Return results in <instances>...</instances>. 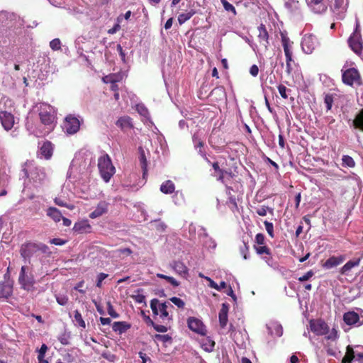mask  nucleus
I'll return each mask as SVG.
<instances>
[{
	"instance_id": "obj_35",
	"label": "nucleus",
	"mask_w": 363,
	"mask_h": 363,
	"mask_svg": "<svg viewBox=\"0 0 363 363\" xmlns=\"http://www.w3.org/2000/svg\"><path fill=\"white\" fill-rule=\"evenodd\" d=\"M196 13L195 11L191 9L186 13H180L178 16V22L180 25H182L186 21L189 20L194 14Z\"/></svg>"
},
{
	"instance_id": "obj_32",
	"label": "nucleus",
	"mask_w": 363,
	"mask_h": 363,
	"mask_svg": "<svg viewBox=\"0 0 363 363\" xmlns=\"http://www.w3.org/2000/svg\"><path fill=\"white\" fill-rule=\"evenodd\" d=\"M175 190V186L171 180H167L160 186V191L165 194H172Z\"/></svg>"
},
{
	"instance_id": "obj_4",
	"label": "nucleus",
	"mask_w": 363,
	"mask_h": 363,
	"mask_svg": "<svg viewBox=\"0 0 363 363\" xmlns=\"http://www.w3.org/2000/svg\"><path fill=\"white\" fill-rule=\"evenodd\" d=\"M91 36L89 32L82 34L79 36L76 40V45L77 47V52L79 53V61L89 64V42Z\"/></svg>"
},
{
	"instance_id": "obj_46",
	"label": "nucleus",
	"mask_w": 363,
	"mask_h": 363,
	"mask_svg": "<svg viewBox=\"0 0 363 363\" xmlns=\"http://www.w3.org/2000/svg\"><path fill=\"white\" fill-rule=\"evenodd\" d=\"M277 88H278V91H279V93L281 95V96L283 99H286L288 98L287 91H291V90L288 89L283 84H279Z\"/></svg>"
},
{
	"instance_id": "obj_5",
	"label": "nucleus",
	"mask_w": 363,
	"mask_h": 363,
	"mask_svg": "<svg viewBox=\"0 0 363 363\" xmlns=\"http://www.w3.org/2000/svg\"><path fill=\"white\" fill-rule=\"evenodd\" d=\"M347 43L350 49L356 55L359 57L363 56V40L358 23H357L354 32L349 37Z\"/></svg>"
},
{
	"instance_id": "obj_7",
	"label": "nucleus",
	"mask_w": 363,
	"mask_h": 363,
	"mask_svg": "<svg viewBox=\"0 0 363 363\" xmlns=\"http://www.w3.org/2000/svg\"><path fill=\"white\" fill-rule=\"evenodd\" d=\"M80 123L79 120L72 115L67 116L62 125L65 133L69 135L76 133L79 129Z\"/></svg>"
},
{
	"instance_id": "obj_62",
	"label": "nucleus",
	"mask_w": 363,
	"mask_h": 363,
	"mask_svg": "<svg viewBox=\"0 0 363 363\" xmlns=\"http://www.w3.org/2000/svg\"><path fill=\"white\" fill-rule=\"evenodd\" d=\"M50 242L55 245H63L67 241L60 238H53L50 240Z\"/></svg>"
},
{
	"instance_id": "obj_6",
	"label": "nucleus",
	"mask_w": 363,
	"mask_h": 363,
	"mask_svg": "<svg viewBox=\"0 0 363 363\" xmlns=\"http://www.w3.org/2000/svg\"><path fill=\"white\" fill-rule=\"evenodd\" d=\"M342 81L345 84L350 86H352L354 84L357 86L363 84L359 72L354 67L342 71Z\"/></svg>"
},
{
	"instance_id": "obj_8",
	"label": "nucleus",
	"mask_w": 363,
	"mask_h": 363,
	"mask_svg": "<svg viewBox=\"0 0 363 363\" xmlns=\"http://www.w3.org/2000/svg\"><path fill=\"white\" fill-rule=\"evenodd\" d=\"M187 324L189 328L193 332L201 335H206V328L203 322L195 317H190L187 319Z\"/></svg>"
},
{
	"instance_id": "obj_51",
	"label": "nucleus",
	"mask_w": 363,
	"mask_h": 363,
	"mask_svg": "<svg viewBox=\"0 0 363 363\" xmlns=\"http://www.w3.org/2000/svg\"><path fill=\"white\" fill-rule=\"evenodd\" d=\"M36 246H37L38 252L40 251L44 254H50V249L46 245L39 242V243H36Z\"/></svg>"
},
{
	"instance_id": "obj_55",
	"label": "nucleus",
	"mask_w": 363,
	"mask_h": 363,
	"mask_svg": "<svg viewBox=\"0 0 363 363\" xmlns=\"http://www.w3.org/2000/svg\"><path fill=\"white\" fill-rule=\"evenodd\" d=\"M255 242L259 245H265V237L262 233H258L255 236Z\"/></svg>"
},
{
	"instance_id": "obj_36",
	"label": "nucleus",
	"mask_w": 363,
	"mask_h": 363,
	"mask_svg": "<svg viewBox=\"0 0 363 363\" xmlns=\"http://www.w3.org/2000/svg\"><path fill=\"white\" fill-rule=\"evenodd\" d=\"M354 159L349 155H343L342 157V165L345 167L353 168L355 167Z\"/></svg>"
},
{
	"instance_id": "obj_54",
	"label": "nucleus",
	"mask_w": 363,
	"mask_h": 363,
	"mask_svg": "<svg viewBox=\"0 0 363 363\" xmlns=\"http://www.w3.org/2000/svg\"><path fill=\"white\" fill-rule=\"evenodd\" d=\"M314 275V273L312 270H310L307 272L304 275L298 277V280L301 282L308 281Z\"/></svg>"
},
{
	"instance_id": "obj_1",
	"label": "nucleus",
	"mask_w": 363,
	"mask_h": 363,
	"mask_svg": "<svg viewBox=\"0 0 363 363\" xmlns=\"http://www.w3.org/2000/svg\"><path fill=\"white\" fill-rule=\"evenodd\" d=\"M35 107L38 112L39 122L33 130V133L37 137H41L49 134L55 128L56 111L54 107L46 103H40Z\"/></svg>"
},
{
	"instance_id": "obj_31",
	"label": "nucleus",
	"mask_w": 363,
	"mask_h": 363,
	"mask_svg": "<svg viewBox=\"0 0 363 363\" xmlns=\"http://www.w3.org/2000/svg\"><path fill=\"white\" fill-rule=\"evenodd\" d=\"M86 155L85 152H83L82 151L79 152L77 154H76L73 162L76 164H79L80 166H83L85 167L86 164L88 167L91 165V159L88 160V163L86 162V159L84 160V155Z\"/></svg>"
},
{
	"instance_id": "obj_43",
	"label": "nucleus",
	"mask_w": 363,
	"mask_h": 363,
	"mask_svg": "<svg viewBox=\"0 0 363 363\" xmlns=\"http://www.w3.org/2000/svg\"><path fill=\"white\" fill-rule=\"evenodd\" d=\"M220 1L225 11H230L233 13L234 15H236L235 8L231 4H230L227 0H220Z\"/></svg>"
},
{
	"instance_id": "obj_60",
	"label": "nucleus",
	"mask_w": 363,
	"mask_h": 363,
	"mask_svg": "<svg viewBox=\"0 0 363 363\" xmlns=\"http://www.w3.org/2000/svg\"><path fill=\"white\" fill-rule=\"evenodd\" d=\"M281 43H282L283 47H284L286 45H291L293 43V42L290 41V39L287 37L286 35L281 33Z\"/></svg>"
},
{
	"instance_id": "obj_30",
	"label": "nucleus",
	"mask_w": 363,
	"mask_h": 363,
	"mask_svg": "<svg viewBox=\"0 0 363 363\" xmlns=\"http://www.w3.org/2000/svg\"><path fill=\"white\" fill-rule=\"evenodd\" d=\"M47 216L56 223L60 221L62 218L61 212L55 207H50L47 209Z\"/></svg>"
},
{
	"instance_id": "obj_37",
	"label": "nucleus",
	"mask_w": 363,
	"mask_h": 363,
	"mask_svg": "<svg viewBox=\"0 0 363 363\" xmlns=\"http://www.w3.org/2000/svg\"><path fill=\"white\" fill-rule=\"evenodd\" d=\"M206 279L209 281V286L218 291H221L223 289L226 288L227 284L225 281H221L219 284H216L213 279L209 277H206Z\"/></svg>"
},
{
	"instance_id": "obj_14",
	"label": "nucleus",
	"mask_w": 363,
	"mask_h": 363,
	"mask_svg": "<svg viewBox=\"0 0 363 363\" xmlns=\"http://www.w3.org/2000/svg\"><path fill=\"white\" fill-rule=\"evenodd\" d=\"M0 121L5 130H11L14 124V118L12 114L6 111L0 112Z\"/></svg>"
},
{
	"instance_id": "obj_39",
	"label": "nucleus",
	"mask_w": 363,
	"mask_h": 363,
	"mask_svg": "<svg viewBox=\"0 0 363 363\" xmlns=\"http://www.w3.org/2000/svg\"><path fill=\"white\" fill-rule=\"evenodd\" d=\"M254 249L259 255H269L270 249L266 245H262L259 246L254 245Z\"/></svg>"
},
{
	"instance_id": "obj_9",
	"label": "nucleus",
	"mask_w": 363,
	"mask_h": 363,
	"mask_svg": "<svg viewBox=\"0 0 363 363\" xmlns=\"http://www.w3.org/2000/svg\"><path fill=\"white\" fill-rule=\"evenodd\" d=\"M311 330L317 335H323L328 333L329 327L323 320H311L310 321Z\"/></svg>"
},
{
	"instance_id": "obj_25",
	"label": "nucleus",
	"mask_w": 363,
	"mask_h": 363,
	"mask_svg": "<svg viewBox=\"0 0 363 363\" xmlns=\"http://www.w3.org/2000/svg\"><path fill=\"white\" fill-rule=\"evenodd\" d=\"M131 327L130 324L125 321L114 322L112 325V329L114 332L122 334L126 330L130 329Z\"/></svg>"
},
{
	"instance_id": "obj_33",
	"label": "nucleus",
	"mask_w": 363,
	"mask_h": 363,
	"mask_svg": "<svg viewBox=\"0 0 363 363\" xmlns=\"http://www.w3.org/2000/svg\"><path fill=\"white\" fill-rule=\"evenodd\" d=\"M89 228V225L87 220H82L77 222L74 224L73 230L74 232L78 233H83L86 232V229Z\"/></svg>"
},
{
	"instance_id": "obj_3",
	"label": "nucleus",
	"mask_w": 363,
	"mask_h": 363,
	"mask_svg": "<svg viewBox=\"0 0 363 363\" xmlns=\"http://www.w3.org/2000/svg\"><path fill=\"white\" fill-rule=\"evenodd\" d=\"M98 169L102 179L108 183L116 173L115 167L107 154H104L98 159Z\"/></svg>"
},
{
	"instance_id": "obj_40",
	"label": "nucleus",
	"mask_w": 363,
	"mask_h": 363,
	"mask_svg": "<svg viewBox=\"0 0 363 363\" xmlns=\"http://www.w3.org/2000/svg\"><path fill=\"white\" fill-rule=\"evenodd\" d=\"M157 277L158 278H161V279L167 280L169 283H170L172 286H174L175 287H177L179 285V282L177 281L172 277H169V276L164 275L163 274H160V273L157 274Z\"/></svg>"
},
{
	"instance_id": "obj_21",
	"label": "nucleus",
	"mask_w": 363,
	"mask_h": 363,
	"mask_svg": "<svg viewBox=\"0 0 363 363\" xmlns=\"http://www.w3.org/2000/svg\"><path fill=\"white\" fill-rule=\"evenodd\" d=\"M343 320L347 325H351L356 323H359V325H362L359 322V316L354 311L347 312L343 315Z\"/></svg>"
},
{
	"instance_id": "obj_50",
	"label": "nucleus",
	"mask_w": 363,
	"mask_h": 363,
	"mask_svg": "<svg viewBox=\"0 0 363 363\" xmlns=\"http://www.w3.org/2000/svg\"><path fill=\"white\" fill-rule=\"evenodd\" d=\"M108 277V274L100 273L96 277V286L101 288L102 286V281Z\"/></svg>"
},
{
	"instance_id": "obj_10",
	"label": "nucleus",
	"mask_w": 363,
	"mask_h": 363,
	"mask_svg": "<svg viewBox=\"0 0 363 363\" xmlns=\"http://www.w3.org/2000/svg\"><path fill=\"white\" fill-rule=\"evenodd\" d=\"M37 252L38 250L35 242H26L21 245L20 249L21 255L26 261H30V258Z\"/></svg>"
},
{
	"instance_id": "obj_28",
	"label": "nucleus",
	"mask_w": 363,
	"mask_h": 363,
	"mask_svg": "<svg viewBox=\"0 0 363 363\" xmlns=\"http://www.w3.org/2000/svg\"><path fill=\"white\" fill-rule=\"evenodd\" d=\"M193 142L195 147H199V154L206 160L208 163H211V161L206 157V154L203 150L204 143L200 140L196 135L193 136Z\"/></svg>"
},
{
	"instance_id": "obj_42",
	"label": "nucleus",
	"mask_w": 363,
	"mask_h": 363,
	"mask_svg": "<svg viewBox=\"0 0 363 363\" xmlns=\"http://www.w3.org/2000/svg\"><path fill=\"white\" fill-rule=\"evenodd\" d=\"M269 211L272 214L273 213V209L265 206H261L256 208V213L260 216H264L267 215V212Z\"/></svg>"
},
{
	"instance_id": "obj_56",
	"label": "nucleus",
	"mask_w": 363,
	"mask_h": 363,
	"mask_svg": "<svg viewBox=\"0 0 363 363\" xmlns=\"http://www.w3.org/2000/svg\"><path fill=\"white\" fill-rule=\"evenodd\" d=\"M57 302L61 306H65L68 302V298L66 296H56Z\"/></svg>"
},
{
	"instance_id": "obj_19",
	"label": "nucleus",
	"mask_w": 363,
	"mask_h": 363,
	"mask_svg": "<svg viewBox=\"0 0 363 363\" xmlns=\"http://www.w3.org/2000/svg\"><path fill=\"white\" fill-rule=\"evenodd\" d=\"M229 310V306L227 303H223L222 307L219 311V324L220 328H224L227 325L228 323V313Z\"/></svg>"
},
{
	"instance_id": "obj_41",
	"label": "nucleus",
	"mask_w": 363,
	"mask_h": 363,
	"mask_svg": "<svg viewBox=\"0 0 363 363\" xmlns=\"http://www.w3.org/2000/svg\"><path fill=\"white\" fill-rule=\"evenodd\" d=\"M240 252L243 259H247L249 257V245L248 243L243 241V245L240 247Z\"/></svg>"
},
{
	"instance_id": "obj_52",
	"label": "nucleus",
	"mask_w": 363,
	"mask_h": 363,
	"mask_svg": "<svg viewBox=\"0 0 363 363\" xmlns=\"http://www.w3.org/2000/svg\"><path fill=\"white\" fill-rule=\"evenodd\" d=\"M261 256L262 259H264L269 266L273 265V257L271 251L269 252V255H263Z\"/></svg>"
},
{
	"instance_id": "obj_12",
	"label": "nucleus",
	"mask_w": 363,
	"mask_h": 363,
	"mask_svg": "<svg viewBox=\"0 0 363 363\" xmlns=\"http://www.w3.org/2000/svg\"><path fill=\"white\" fill-rule=\"evenodd\" d=\"M356 358L360 363H363V352L354 353L353 348L348 345L346 349V353L342 358V363H352V360Z\"/></svg>"
},
{
	"instance_id": "obj_29",
	"label": "nucleus",
	"mask_w": 363,
	"mask_h": 363,
	"mask_svg": "<svg viewBox=\"0 0 363 363\" xmlns=\"http://www.w3.org/2000/svg\"><path fill=\"white\" fill-rule=\"evenodd\" d=\"M123 77V74L120 72L113 73L104 77L102 80L106 84H114L115 82H119L122 81Z\"/></svg>"
},
{
	"instance_id": "obj_53",
	"label": "nucleus",
	"mask_w": 363,
	"mask_h": 363,
	"mask_svg": "<svg viewBox=\"0 0 363 363\" xmlns=\"http://www.w3.org/2000/svg\"><path fill=\"white\" fill-rule=\"evenodd\" d=\"M140 161L141 164V167L143 170V175H145L147 172V160L143 152L140 155Z\"/></svg>"
},
{
	"instance_id": "obj_45",
	"label": "nucleus",
	"mask_w": 363,
	"mask_h": 363,
	"mask_svg": "<svg viewBox=\"0 0 363 363\" xmlns=\"http://www.w3.org/2000/svg\"><path fill=\"white\" fill-rule=\"evenodd\" d=\"M264 226H265V228H266V230L267 232V233L269 234V235L273 238L274 237V225H273V223H271V222H269L267 220H265L264 222Z\"/></svg>"
},
{
	"instance_id": "obj_47",
	"label": "nucleus",
	"mask_w": 363,
	"mask_h": 363,
	"mask_svg": "<svg viewBox=\"0 0 363 363\" xmlns=\"http://www.w3.org/2000/svg\"><path fill=\"white\" fill-rule=\"evenodd\" d=\"M50 47L53 50H59L61 49V42L59 38H55L50 43Z\"/></svg>"
},
{
	"instance_id": "obj_20",
	"label": "nucleus",
	"mask_w": 363,
	"mask_h": 363,
	"mask_svg": "<svg viewBox=\"0 0 363 363\" xmlns=\"http://www.w3.org/2000/svg\"><path fill=\"white\" fill-rule=\"evenodd\" d=\"M323 0H306L308 5L316 13H321L326 11L327 6L323 4Z\"/></svg>"
},
{
	"instance_id": "obj_58",
	"label": "nucleus",
	"mask_w": 363,
	"mask_h": 363,
	"mask_svg": "<svg viewBox=\"0 0 363 363\" xmlns=\"http://www.w3.org/2000/svg\"><path fill=\"white\" fill-rule=\"evenodd\" d=\"M155 338L159 341H161V342H168L171 340V337L168 335H160V334H156L155 335Z\"/></svg>"
},
{
	"instance_id": "obj_27",
	"label": "nucleus",
	"mask_w": 363,
	"mask_h": 363,
	"mask_svg": "<svg viewBox=\"0 0 363 363\" xmlns=\"http://www.w3.org/2000/svg\"><path fill=\"white\" fill-rule=\"evenodd\" d=\"M359 258L355 260H350L341 267L340 273L342 275H346L352 268L359 266Z\"/></svg>"
},
{
	"instance_id": "obj_22",
	"label": "nucleus",
	"mask_w": 363,
	"mask_h": 363,
	"mask_svg": "<svg viewBox=\"0 0 363 363\" xmlns=\"http://www.w3.org/2000/svg\"><path fill=\"white\" fill-rule=\"evenodd\" d=\"M352 126L363 133V108L356 114L352 122Z\"/></svg>"
},
{
	"instance_id": "obj_63",
	"label": "nucleus",
	"mask_w": 363,
	"mask_h": 363,
	"mask_svg": "<svg viewBox=\"0 0 363 363\" xmlns=\"http://www.w3.org/2000/svg\"><path fill=\"white\" fill-rule=\"evenodd\" d=\"M135 302L143 303L145 301V296L143 294H137L133 296Z\"/></svg>"
},
{
	"instance_id": "obj_44",
	"label": "nucleus",
	"mask_w": 363,
	"mask_h": 363,
	"mask_svg": "<svg viewBox=\"0 0 363 363\" xmlns=\"http://www.w3.org/2000/svg\"><path fill=\"white\" fill-rule=\"evenodd\" d=\"M286 72L288 74H290L292 71V67L291 62H293L292 54L286 55Z\"/></svg>"
},
{
	"instance_id": "obj_13",
	"label": "nucleus",
	"mask_w": 363,
	"mask_h": 363,
	"mask_svg": "<svg viewBox=\"0 0 363 363\" xmlns=\"http://www.w3.org/2000/svg\"><path fill=\"white\" fill-rule=\"evenodd\" d=\"M316 45L315 38L312 35H305L301 42V46L303 50L310 54L315 49Z\"/></svg>"
},
{
	"instance_id": "obj_2",
	"label": "nucleus",
	"mask_w": 363,
	"mask_h": 363,
	"mask_svg": "<svg viewBox=\"0 0 363 363\" xmlns=\"http://www.w3.org/2000/svg\"><path fill=\"white\" fill-rule=\"evenodd\" d=\"M150 308L153 314L159 315L163 323L167 325L172 320V316L169 315V309L172 310L174 307L169 303H160L157 298H154L150 301Z\"/></svg>"
},
{
	"instance_id": "obj_38",
	"label": "nucleus",
	"mask_w": 363,
	"mask_h": 363,
	"mask_svg": "<svg viewBox=\"0 0 363 363\" xmlns=\"http://www.w3.org/2000/svg\"><path fill=\"white\" fill-rule=\"evenodd\" d=\"M74 324L82 328H85V322L82 318L81 313L78 311H74Z\"/></svg>"
},
{
	"instance_id": "obj_24",
	"label": "nucleus",
	"mask_w": 363,
	"mask_h": 363,
	"mask_svg": "<svg viewBox=\"0 0 363 363\" xmlns=\"http://www.w3.org/2000/svg\"><path fill=\"white\" fill-rule=\"evenodd\" d=\"M116 125L121 129L133 128L132 118L130 116H122L118 119L116 123Z\"/></svg>"
},
{
	"instance_id": "obj_61",
	"label": "nucleus",
	"mask_w": 363,
	"mask_h": 363,
	"mask_svg": "<svg viewBox=\"0 0 363 363\" xmlns=\"http://www.w3.org/2000/svg\"><path fill=\"white\" fill-rule=\"evenodd\" d=\"M48 347L45 344H43L41 345V347L40 348V350H38V357H40V359L42 357H45V353L48 350Z\"/></svg>"
},
{
	"instance_id": "obj_48",
	"label": "nucleus",
	"mask_w": 363,
	"mask_h": 363,
	"mask_svg": "<svg viewBox=\"0 0 363 363\" xmlns=\"http://www.w3.org/2000/svg\"><path fill=\"white\" fill-rule=\"evenodd\" d=\"M169 300L179 308H183L185 306V303L184 302V301L178 297H172L169 298Z\"/></svg>"
},
{
	"instance_id": "obj_16",
	"label": "nucleus",
	"mask_w": 363,
	"mask_h": 363,
	"mask_svg": "<svg viewBox=\"0 0 363 363\" xmlns=\"http://www.w3.org/2000/svg\"><path fill=\"white\" fill-rule=\"evenodd\" d=\"M52 144L49 141H46L43 143V144L40 147L38 155H40V157H43L46 160H48L52 157Z\"/></svg>"
},
{
	"instance_id": "obj_18",
	"label": "nucleus",
	"mask_w": 363,
	"mask_h": 363,
	"mask_svg": "<svg viewBox=\"0 0 363 363\" xmlns=\"http://www.w3.org/2000/svg\"><path fill=\"white\" fill-rule=\"evenodd\" d=\"M345 259V257L344 255H340L338 257L332 256L325 262L323 267L325 269H331L342 264Z\"/></svg>"
},
{
	"instance_id": "obj_64",
	"label": "nucleus",
	"mask_w": 363,
	"mask_h": 363,
	"mask_svg": "<svg viewBox=\"0 0 363 363\" xmlns=\"http://www.w3.org/2000/svg\"><path fill=\"white\" fill-rule=\"evenodd\" d=\"M250 73L253 77H257L259 73V68L256 65L251 66L250 69Z\"/></svg>"
},
{
	"instance_id": "obj_23",
	"label": "nucleus",
	"mask_w": 363,
	"mask_h": 363,
	"mask_svg": "<svg viewBox=\"0 0 363 363\" xmlns=\"http://www.w3.org/2000/svg\"><path fill=\"white\" fill-rule=\"evenodd\" d=\"M172 267L178 274L182 277L188 274V269L182 262L174 261L172 264Z\"/></svg>"
},
{
	"instance_id": "obj_34",
	"label": "nucleus",
	"mask_w": 363,
	"mask_h": 363,
	"mask_svg": "<svg viewBox=\"0 0 363 363\" xmlns=\"http://www.w3.org/2000/svg\"><path fill=\"white\" fill-rule=\"evenodd\" d=\"M336 96L337 95L335 94H324V103L326 106L327 111L331 110L333 104L334 103V99H335Z\"/></svg>"
},
{
	"instance_id": "obj_57",
	"label": "nucleus",
	"mask_w": 363,
	"mask_h": 363,
	"mask_svg": "<svg viewBox=\"0 0 363 363\" xmlns=\"http://www.w3.org/2000/svg\"><path fill=\"white\" fill-rule=\"evenodd\" d=\"M227 203L233 211L238 209V205L235 198L230 196L228 201H227Z\"/></svg>"
},
{
	"instance_id": "obj_15",
	"label": "nucleus",
	"mask_w": 363,
	"mask_h": 363,
	"mask_svg": "<svg viewBox=\"0 0 363 363\" xmlns=\"http://www.w3.org/2000/svg\"><path fill=\"white\" fill-rule=\"evenodd\" d=\"M109 203L106 201H100L92 211V218L100 217L106 214L108 211Z\"/></svg>"
},
{
	"instance_id": "obj_17",
	"label": "nucleus",
	"mask_w": 363,
	"mask_h": 363,
	"mask_svg": "<svg viewBox=\"0 0 363 363\" xmlns=\"http://www.w3.org/2000/svg\"><path fill=\"white\" fill-rule=\"evenodd\" d=\"M258 38L259 43L264 47L265 50H267L269 46V34L264 24H261L258 27Z\"/></svg>"
},
{
	"instance_id": "obj_26",
	"label": "nucleus",
	"mask_w": 363,
	"mask_h": 363,
	"mask_svg": "<svg viewBox=\"0 0 363 363\" xmlns=\"http://www.w3.org/2000/svg\"><path fill=\"white\" fill-rule=\"evenodd\" d=\"M13 294V287L9 284L0 283V298H9Z\"/></svg>"
},
{
	"instance_id": "obj_49",
	"label": "nucleus",
	"mask_w": 363,
	"mask_h": 363,
	"mask_svg": "<svg viewBox=\"0 0 363 363\" xmlns=\"http://www.w3.org/2000/svg\"><path fill=\"white\" fill-rule=\"evenodd\" d=\"M107 311L112 318H117L119 317V314L114 310L110 302L107 303Z\"/></svg>"
},
{
	"instance_id": "obj_59",
	"label": "nucleus",
	"mask_w": 363,
	"mask_h": 363,
	"mask_svg": "<svg viewBox=\"0 0 363 363\" xmlns=\"http://www.w3.org/2000/svg\"><path fill=\"white\" fill-rule=\"evenodd\" d=\"M152 327L157 332L159 333H165L168 330L167 327L164 325H158L155 323V325Z\"/></svg>"
},
{
	"instance_id": "obj_11",
	"label": "nucleus",
	"mask_w": 363,
	"mask_h": 363,
	"mask_svg": "<svg viewBox=\"0 0 363 363\" xmlns=\"http://www.w3.org/2000/svg\"><path fill=\"white\" fill-rule=\"evenodd\" d=\"M26 269L27 267L26 266H22L18 277V282L23 289H28L30 287L33 286L35 283L33 275L28 274Z\"/></svg>"
}]
</instances>
